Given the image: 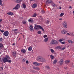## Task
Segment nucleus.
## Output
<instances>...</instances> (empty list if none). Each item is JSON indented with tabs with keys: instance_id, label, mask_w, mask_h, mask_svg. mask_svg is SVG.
Instances as JSON below:
<instances>
[{
	"instance_id": "nucleus-1",
	"label": "nucleus",
	"mask_w": 74,
	"mask_h": 74,
	"mask_svg": "<svg viewBox=\"0 0 74 74\" xmlns=\"http://www.w3.org/2000/svg\"><path fill=\"white\" fill-rule=\"evenodd\" d=\"M5 57L4 58L2 59V62H3L4 63H5L6 62H8V59H11V58L8 55L5 56Z\"/></svg>"
},
{
	"instance_id": "nucleus-2",
	"label": "nucleus",
	"mask_w": 74,
	"mask_h": 74,
	"mask_svg": "<svg viewBox=\"0 0 74 74\" xmlns=\"http://www.w3.org/2000/svg\"><path fill=\"white\" fill-rule=\"evenodd\" d=\"M35 26L34 27V29L36 30H37L38 29V28L40 29H41V30H42V31L43 32H44V29L40 25H35Z\"/></svg>"
},
{
	"instance_id": "nucleus-3",
	"label": "nucleus",
	"mask_w": 74,
	"mask_h": 74,
	"mask_svg": "<svg viewBox=\"0 0 74 74\" xmlns=\"http://www.w3.org/2000/svg\"><path fill=\"white\" fill-rule=\"evenodd\" d=\"M38 60V61H40V62H45V60L44 58H43L42 57L40 56H39L37 59Z\"/></svg>"
},
{
	"instance_id": "nucleus-4",
	"label": "nucleus",
	"mask_w": 74,
	"mask_h": 74,
	"mask_svg": "<svg viewBox=\"0 0 74 74\" xmlns=\"http://www.w3.org/2000/svg\"><path fill=\"white\" fill-rule=\"evenodd\" d=\"M58 44V42L55 40H52L50 42V44L51 45H54L55 44L56 45H57Z\"/></svg>"
},
{
	"instance_id": "nucleus-5",
	"label": "nucleus",
	"mask_w": 74,
	"mask_h": 74,
	"mask_svg": "<svg viewBox=\"0 0 74 74\" xmlns=\"http://www.w3.org/2000/svg\"><path fill=\"white\" fill-rule=\"evenodd\" d=\"M9 34V32L8 31H6L4 32L3 34V35L6 37L8 36Z\"/></svg>"
},
{
	"instance_id": "nucleus-6",
	"label": "nucleus",
	"mask_w": 74,
	"mask_h": 74,
	"mask_svg": "<svg viewBox=\"0 0 74 74\" xmlns=\"http://www.w3.org/2000/svg\"><path fill=\"white\" fill-rule=\"evenodd\" d=\"M33 64H34V65H35V66H40V65H41V64H42V63H38L37 62H33Z\"/></svg>"
},
{
	"instance_id": "nucleus-7",
	"label": "nucleus",
	"mask_w": 74,
	"mask_h": 74,
	"mask_svg": "<svg viewBox=\"0 0 74 74\" xmlns=\"http://www.w3.org/2000/svg\"><path fill=\"white\" fill-rule=\"evenodd\" d=\"M19 7H20V6H19V4H18L16 5L15 8L13 9V10H16L17 9H18Z\"/></svg>"
},
{
	"instance_id": "nucleus-8",
	"label": "nucleus",
	"mask_w": 74,
	"mask_h": 74,
	"mask_svg": "<svg viewBox=\"0 0 74 74\" xmlns=\"http://www.w3.org/2000/svg\"><path fill=\"white\" fill-rule=\"evenodd\" d=\"M62 25L64 27H66V26H67V23H66V22L64 21Z\"/></svg>"
},
{
	"instance_id": "nucleus-9",
	"label": "nucleus",
	"mask_w": 74,
	"mask_h": 74,
	"mask_svg": "<svg viewBox=\"0 0 74 74\" xmlns=\"http://www.w3.org/2000/svg\"><path fill=\"white\" fill-rule=\"evenodd\" d=\"M46 2L47 4H51V3H52L53 1H52V0H47Z\"/></svg>"
},
{
	"instance_id": "nucleus-10",
	"label": "nucleus",
	"mask_w": 74,
	"mask_h": 74,
	"mask_svg": "<svg viewBox=\"0 0 74 74\" xmlns=\"http://www.w3.org/2000/svg\"><path fill=\"white\" fill-rule=\"evenodd\" d=\"M28 22L30 23H33V19L32 18H30L28 19Z\"/></svg>"
},
{
	"instance_id": "nucleus-11",
	"label": "nucleus",
	"mask_w": 74,
	"mask_h": 74,
	"mask_svg": "<svg viewBox=\"0 0 74 74\" xmlns=\"http://www.w3.org/2000/svg\"><path fill=\"white\" fill-rule=\"evenodd\" d=\"M62 47L60 46H57L56 47V49H60Z\"/></svg>"
},
{
	"instance_id": "nucleus-12",
	"label": "nucleus",
	"mask_w": 74,
	"mask_h": 74,
	"mask_svg": "<svg viewBox=\"0 0 74 74\" xmlns=\"http://www.w3.org/2000/svg\"><path fill=\"white\" fill-rule=\"evenodd\" d=\"M21 52H22V53H25L26 52V50L25 49H22L21 50Z\"/></svg>"
},
{
	"instance_id": "nucleus-13",
	"label": "nucleus",
	"mask_w": 74,
	"mask_h": 74,
	"mask_svg": "<svg viewBox=\"0 0 74 74\" xmlns=\"http://www.w3.org/2000/svg\"><path fill=\"white\" fill-rule=\"evenodd\" d=\"M29 29L31 31H32L33 30V27L32 25H30L29 26Z\"/></svg>"
},
{
	"instance_id": "nucleus-14",
	"label": "nucleus",
	"mask_w": 74,
	"mask_h": 74,
	"mask_svg": "<svg viewBox=\"0 0 74 74\" xmlns=\"http://www.w3.org/2000/svg\"><path fill=\"white\" fill-rule=\"evenodd\" d=\"M7 14L8 15H13L14 14H13V13L10 12H8L7 13Z\"/></svg>"
},
{
	"instance_id": "nucleus-15",
	"label": "nucleus",
	"mask_w": 74,
	"mask_h": 74,
	"mask_svg": "<svg viewBox=\"0 0 74 74\" xmlns=\"http://www.w3.org/2000/svg\"><path fill=\"white\" fill-rule=\"evenodd\" d=\"M37 6V5L36 3H34L32 5V7L34 8H36V7Z\"/></svg>"
},
{
	"instance_id": "nucleus-16",
	"label": "nucleus",
	"mask_w": 74,
	"mask_h": 74,
	"mask_svg": "<svg viewBox=\"0 0 74 74\" xmlns=\"http://www.w3.org/2000/svg\"><path fill=\"white\" fill-rule=\"evenodd\" d=\"M61 33L64 34H66V33L65 32V31L64 29H63L61 31Z\"/></svg>"
},
{
	"instance_id": "nucleus-17",
	"label": "nucleus",
	"mask_w": 74,
	"mask_h": 74,
	"mask_svg": "<svg viewBox=\"0 0 74 74\" xmlns=\"http://www.w3.org/2000/svg\"><path fill=\"white\" fill-rule=\"evenodd\" d=\"M70 62V60H66L65 62V63H66V64H68V63H69Z\"/></svg>"
},
{
	"instance_id": "nucleus-18",
	"label": "nucleus",
	"mask_w": 74,
	"mask_h": 74,
	"mask_svg": "<svg viewBox=\"0 0 74 74\" xmlns=\"http://www.w3.org/2000/svg\"><path fill=\"white\" fill-rule=\"evenodd\" d=\"M33 69H35V70H40V69L39 68L36 67L35 66H33Z\"/></svg>"
},
{
	"instance_id": "nucleus-19",
	"label": "nucleus",
	"mask_w": 74,
	"mask_h": 74,
	"mask_svg": "<svg viewBox=\"0 0 74 74\" xmlns=\"http://www.w3.org/2000/svg\"><path fill=\"white\" fill-rule=\"evenodd\" d=\"M60 64H62L63 63V60L62 59L60 61Z\"/></svg>"
},
{
	"instance_id": "nucleus-20",
	"label": "nucleus",
	"mask_w": 74,
	"mask_h": 74,
	"mask_svg": "<svg viewBox=\"0 0 74 74\" xmlns=\"http://www.w3.org/2000/svg\"><path fill=\"white\" fill-rule=\"evenodd\" d=\"M50 58L51 59H53L55 58L54 56H52V55H50Z\"/></svg>"
},
{
	"instance_id": "nucleus-21",
	"label": "nucleus",
	"mask_w": 74,
	"mask_h": 74,
	"mask_svg": "<svg viewBox=\"0 0 74 74\" xmlns=\"http://www.w3.org/2000/svg\"><path fill=\"white\" fill-rule=\"evenodd\" d=\"M3 47V45L1 43H0V49H2Z\"/></svg>"
},
{
	"instance_id": "nucleus-22",
	"label": "nucleus",
	"mask_w": 74,
	"mask_h": 74,
	"mask_svg": "<svg viewBox=\"0 0 74 74\" xmlns=\"http://www.w3.org/2000/svg\"><path fill=\"white\" fill-rule=\"evenodd\" d=\"M51 5H52V6H53V7H55V6H56V5L55 4L53 3V2L51 3Z\"/></svg>"
},
{
	"instance_id": "nucleus-23",
	"label": "nucleus",
	"mask_w": 74,
	"mask_h": 74,
	"mask_svg": "<svg viewBox=\"0 0 74 74\" xmlns=\"http://www.w3.org/2000/svg\"><path fill=\"white\" fill-rule=\"evenodd\" d=\"M12 53L13 54V55L14 56V57H16V52L14 51L12 52Z\"/></svg>"
},
{
	"instance_id": "nucleus-24",
	"label": "nucleus",
	"mask_w": 74,
	"mask_h": 74,
	"mask_svg": "<svg viewBox=\"0 0 74 74\" xmlns=\"http://www.w3.org/2000/svg\"><path fill=\"white\" fill-rule=\"evenodd\" d=\"M28 51H32V47H29L28 48Z\"/></svg>"
},
{
	"instance_id": "nucleus-25",
	"label": "nucleus",
	"mask_w": 74,
	"mask_h": 74,
	"mask_svg": "<svg viewBox=\"0 0 74 74\" xmlns=\"http://www.w3.org/2000/svg\"><path fill=\"white\" fill-rule=\"evenodd\" d=\"M37 16V13H35L33 15L32 17H36Z\"/></svg>"
},
{
	"instance_id": "nucleus-26",
	"label": "nucleus",
	"mask_w": 74,
	"mask_h": 74,
	"mask_svg": "<svg viewBox=\"0 0 74 74\" xmlns=\"http://www.w3.org/2000/svg\"><path fill=\"white\" fill-rule=\"evenodd\" d=\"M0 5L2 6V7H3V5L2 4V1L1 0H0Z\"/></svg>"
},
{
	"instance_id": "nucleus-27",
	"label": "nucleus",
	"mask_w": 74,
	"mask_h": 74,
	"mask_svg": "<svg viewBox=\"0 0 74 74\" xmlns=\"http://www.w3.org/2000/svg\"><path fill=\"white\" fill-rule=\"evenodd\" d=\"M23 7L24 8H26V5L25 3L23 4Z\"/></svg>"
},
{
	"instance_id": "nucleus-28",
	"label": "nucleus",
	"mask_w": 74,
	"mask_h": 74,
	"mask_svg": "<svg viewBox=\"0 0 74 74\" xmlns=\"http://www.w3.org/2000/svg\"><path fill=\"white\" fill-rule=\"evenodd\" d=\"M57 62V60H55L53 61V64H56V63Z\"/></svg>"
},
{
	"instance_id": "nucleus-29",
	"label": "nucleus",
	"mask_w": 74,
	"mask_h": 74,
	"mask_svg": "<svg viewBox=\"0 0 74 74\" xmlns=\"http://www.w3.org/2000/svg\"><path fill=\"white\" fill-rule=\"evenodd\" d=\"M64 13H62L60 14V17H62V16H63V15H64Z\"/></svg>"
},
{
	"instance_id": "nucleus-30",
	"label": "nucleus",
	"mask_w": 74,
	"mask_h": 74,
	"mask_svg": "<svg viewBox=\"0 0 74 74\" xmlns=\"http://www.w3.org/2000/svg\"><path fill=\"white\" fill-rule=\"evenodd\" d=\"M48 38H45L44 40V41L46 42H47V41H48Z\"/></svg>"
},
{
	"instance_id": "nucleus-31",
	"label": "nucleus",
	"mask_w": 74,
	"mask_h": 74,
	"mask_svg": "<svg viewBox=\"0 0 74 74\" xmlns=\"http://www.w3.org/2000/svg\"><path fill=\"white\" fill-rule=\"evenodd\" d=\"M22 1V0H16L17 3H20Z\"/></svg>"
},
{
	"instance_id": "nucleus-32",
	"label": "nucleus",
	"mask_w": 74,
	"mask_h": 74,
	"mask_svg": "<svg viewBox=\"0 0 74 74\" xmlns=\"http://www.w3.org/2000/svg\"><path fill=\"white\" fill-rule=\"evenodd\" d=\"M59 41L60 42H62V41H64V39H63V38L60 39L59 40Z\"/></svg>"
},
{
	"instance_id": "nucleus-33",
	"label": "nucleus",
	"mask_w": 74,
	"mask_h": 74,
	"mask_svg": "<svg viewBox=\"0 0 74 74\" xmlns=\"http://www.w3.org/2000/svg\"><path fill=\"white\" fill-rule=\"evenodd\" d=\"M50 51L51 52H52V53H53L55 52V51H54V50H53V49H50Z\"/></svg>"
},
{
	"instance_id": "nucleus-34",
	"label": "nucleus",
	"mask_w": 74,
	"mask_h": 74,
	"mask_svg": "<svg viewBox=\"0 0 74 74\" xmlns=\"http://www.w3.org/2000/svg\"><path fill=\"white\" fill-rule=\"evenodd\" d=\"M50 22V21L49 20H47L46 22V23H47V24H49Z\"/></svg>"
},
{
	"instance_id": "nucleus-35",
	"label": "nucleus",
	"mask_w": 74,
	"mask_h": 74,
	"mask_svg": "<svg viewBox=\"0 0 74 74\" xmlns=\"http://www.w3.org/2000/svg\"><path fill=\"white\" fill-rule=\"evenodd\" d=\"M42 14H45V11L43 10H41Z\"/></svg>"
},
{
	"instance_id": "nucleus-36",
	"label": "nucleus",
	"mask_w": 74,
	"mask_h": 74,
	"mask_svg": "<svg viewBox=\"0 0 74 74\" xmlns=\"http://www.w3.org/2000/svg\"><path fill=\"white\" fill-rule=\"evenodd\" d=\"M46 69H50V67L49 66H47L45 67Z\"/></svg>"
},
{
	"instance_id": "nucleus-37",
	"label": "nucleus",
	"mask_w": 74,
	"mask_h": 74,
	"mask_svg": "<svg viewBox=\"0 0 74 74\" xmlns=\"http://www.w3.org/2000/svg\"><path fill=\"white\" fill-rule=\"evenodd\" d=\"M22 22L23 23V24H26V21H23Z\"/></svg>"
},
{
	"instance_id": "nucleus-38",
	"label": "nucleus",
	"mask_w": 74,
	"mask_h": 74,
	"mask_svg": "<svg viewBox=\"0 0 74 74\" xmlns=\"http://www.w3.org/2000/svg\"><path fill=\"white\" fill-rule=\"evenodd\" d=\"M68 42H69V43H73V41L71 40H68Z\"/></svg>"
},
{
	"instance_id": "nucleus-39",
	"label": "nucleus",
	"mask_w": 74,
	"mask_h": 74,
	"mask_svg": "<svg viewBox=\"0 0 74 74\" xmlns=\"http://www.w3.org/2000/svg\"><path fill=\"white\" fill-rule=\"evenodd\" d=\"M23 62H26V59L25 58H23L22 60Z\"/></svg>"
},
{
	"instance_id": "nucleus-40",
	"label": "nucleus",
	"mask_w": 74,
	"mask_h": 74,
	"mask_svg": "<svg viewBox=\"0 0 74 74\" xmlns=\"http://www.w3.org/2000/svg\"><path fill=\"white\" fill-rule=\"evenodd\" d=\"M38 33L39 34H41V31H39L38 32Z\"/></svg>"
},
{
	"instance_id": "nucleus-41",
	"label": "nucleus",
	"mask_w": 74,
	"mask_h": 74,
	"mask_svg": "<svg viewBox=\"0 0 74 74\" xmlns=\"http://www.w3.org/2000/svg\"><path fill=\"white\" fill-rule=\"evenodd\" d=\"M0 31L1 33H4V30H3L0 29Z\"/></svg>"
},
{
	"instance_id": "nucleus-42",
	"label": "nucleus",
	"mask_w": 74,
	"mask_h": 74,
	"mask_svg": "<svg viewBox=\"0 0 74 74\" xmlns=\"http://www.w3.org/2000/svg\"><path fill=\"white\" fill-rule=\"evenodd\" d=\"M71 35V36H74V34L73 33L71 32L70 33V35Z\"/></svg>"
},
{
	"instance_id": "nucleus-43",
	"label": "nucleus",
	"mask_w": 74,
	"mask_h": 74,
	"mask_svg": "<svg viewBox=\"0 0 74 74\" xmlns=\"http://www.w3.org/2000/svg\"><path fill=\"white\" fill-rule=\"evenodd\" d=\"M17 30H18L17 29H15L14 30H12V31H13V32H16V31H17Z\"/></svg>"
},
{
	"instance_id": "nucleus-44",
	"label": "nucleus",
	"mask_w": 74,
	"mask_h": 74,
	"mask_svg": "<svg viewBox=\"0 0 74 74\" xmlns=\"http://www.w3.org/2000/svg\"><path fill=\"white\" fill-rule=\"evenodd\" d=\"M44 38H45V37H47L48 36L46 35H44L43 36Z\"/></svg>"
},
{
	"instance_id": "nucleus-45",
	"label": "nucleus",
	"mask_w": 74,
	"mask_h": 74,
	"mask_svg": "<svg viewBox=\"0 0 74 74\" xmlns=\"http://www.w3.org/2000/svg\"><path fill=\"white\" fill-rule=\"evenodd\" d=\"M60 43H61V44H65V43H66V42H61Z\"/></svg>"
},
{
	"instance_id": "nucleus-46",
	"label": "nucleus",
	"mask_w": 74,
	"mask_h": 74,
	"mask_svg": "<svg viewBox=\"0 0 74 74\" xmlns=\"http://www.w3.org/2000/svg\"><path fill=\"white\" fill-rule=\"evenodd\" d=\"M8 63H11V60H8Z\"/></svg>"
},
{
	"instance_id": "nucleus-47",
	"label": "nucleus",
	"mask_w": 74,
	"mask_h": 74,
	"mask_svg": "<svg viewBox=\"0 0 74 74\" xmlns=\"http://www.w3.org/2000/svg\"><path fill=\"white\" fill-rule=\"evenodd\" d=\"M2 40H3V38H0V42H1L2 41Z\"/></svg>"
},
{
	"instance_id": "nucleus-48",
	"label": "nucleus",
	"mask_w": 74,
	"mask_h": 74,
	"mask_svg": "<svg viewBox=\"0 0 74 74\" xmlns=\"http://www.w3.org/2000/svg\"><path fill=\"white\" fill-rule=\"evenodd\" d=\"M66 49V48L63 47V48L61 49V50H64V49Z\"/></svg>"
},
{
	"instance_id": "nucleus-49",
	"label": "nucleus",
	"mask_w": 74,
	"mask_h": 74,
	"mask_svg": "<svg viewBox=\"0 0 74 74\" xmlns=\"http://www.w3.org/2000/svg\"><path fill=\"white\" fill-rule=\"evenodd\" d=\"M3 67H0L1 70L2 71L3 70Z\"/></svg>"
},
{
	"instance_id": "nucleus-50",
	"label": "nucleus",
	"mask_w": 74,
	"mask_h": 74,
	"mask_svg": "<svg viewBox=\"0 0 74 74\" xmlns=\"http://www.w3.org/2000/svg\"><path fill=\"white\" fill-rule=\"evenodd\" d=\"M64 69H65V70H67V67H65L64 68Z\"/></svg>"
},
{
	"instance_id": "nucleus-51",
	"label": "nucleus",
	"mask_w": 74,
	"mask_h": 74,
	"mask_svg": "<svg viewBox=\"0 0 74 74\" xmlns=\"http://www.w3.org/2000/svg\"><path fill=\"white\" fill-rule=\"evenodd\" d=\"M29 63V61L27 60L26 61V63H27H27Z\"/></svg>"
},
{
	"instance_id": "nucleus-52",
	"label": "nucleus",
	"mask_w": 74,
	"mask_h": 74,
	"mask_svg": "<svg viewBox=\"0 0 74 74\" xmlns=\"http://www.w3.org/2000/svg\"><path fill=\"white\" fill-rule=\"evenodd\" d=\"M67 35H68V36H70V34H69V33H67Z\"/></svg>"
},
{
	"instance_id": "nucleus-53",
	"label": "nucleus",
	"mask_w": 74,
	"mask_h": 74,
	"mask_svg": "<svg viewBox=\"0 0 74 74\" xmlns=\"http://www.w3.org/2000/svg\"><path fill=\"white\" fill-rule=\"evenodd\" d=\"M1 58H0V62H2V61L1 60Z\"/></svg>"
},
{
	"instance_id": "nucleus-54",
	"label": "nucleus",
	"mask_w": 74,
	"mask_h": 74,
	"mask_svg": "<svg viewBox=\"0 0 74 74\" xmlns=\"http://www.w3.org/2000/svg\"><path fill=\"white\" fill-rule=\"evenodd\" d=\"M2 21V19H0V22H1Z\"/></svg>"
},
{
	"instance_id": "nucleus-55",
	"label": "nucleus",
	"mask_w": 74,
	"mask_h": 74,
	"mask_svg": "<svg viewBox=\"0 0 74 74\" xmlns=\"http://www.w3.org/2000/svg\"><path fill=\"white\" fill-rule=\"evenodd\" d=\"M69 8H72V7H71V6H70L69 7Z\"/></svg>"
},
{
	"instance_id": "nucleus-56",
	"label": "nucleus",
	"mask_w": 74,
	"mask_h": 74,
	"mask_svg": "<svg viewBox=\"0 0 74 74\" xmlns=\"http://www.w3.org/2000/svg\"><path fill=\"white\" fill-rule=\"evenodd\" d=\"M59 9H60V10H61V9H62V8L61 7H60Z\"/></svg>"
},
{
	"instance_id": "nucleus-57",
	"label": "nucleus",
	"mask_w": 74,
	"mask_h": 74,
	"mask_svg": "<svg viewBox=\"0 0 74 74\" xmlns=\"http://www.w3.org/2000/svg\"><path fill=\"white\" fill-rule=\"evenodd\" d=\"M12 45H15V43H13Z\"/></svg>"
},
{
	"instance_id": "nucleus-58",
	"label": "nucleus",
	"mask_w": 74,
	"mask_h": 74,
	"mask_svg": "<svg viewBox=\"0 0 74 74\" xmlns=\"http://www.w3.org/2000/svg\"><path fill=\"white\" fill-rule=\"evenodd\" d=\"M59 20H62V18H60L59 19Z\"/></svg>"
},
{
	"instance_id": "nucleus-59",
	"label": "nucleus",
	"mask_w": 74,
	"mask_h": 74,
	"mask_svg": "<svg viewBox=\"0 0 74 74\" xmlns=\"http://www.w3.org/2000/svg\"><path fill=\"white\" fill-rule=\"evenodd\" d=\"M33 0H30V1H33Z\"/></svg>"
},
{
	"instance_id": "nucleus-60",
	"label": "nucleus",
	"mask_w": 74,
	"mask_h": 74,
	"mask_svg": "<svg viewBox=\"0 0 74 74\" xmlns=\"http://www.w3.org/2000/svg\"><path fill=\"white\" fill-rule=\"evenodd\" d=\"M19 40H21V38H19V39H18Z\"/></svg>"
},
{
	"instance_id": "nucleus-61",
	"label": "nucleus",
	"mask_w": 74,
	"mask_h": 74,
	"mask_svg": "<svg viewBox=\"0 0 74 74\" xmlns=\"http://www.w3.org/2000/svg\"><path fill=\"white\" fill-rule=\"evenodd\" d=\"M68 1L70 0L71 1H72V0H68Z\"/></svg>"
},
{
	"instance_id": "nucleus-62",
	"label": "nucleus",
	"mask_w": 74,
	"mask_h": 74,
	"mask_svg": "<svg viewBox=\"0 0 74 74\" xmlns=\"http://www.w3.org/2000/svg\"><path fill=\"white\" fill-rule=\"evenodd\" d=\"M0 55H1V52H0Z\"/></svg>"
},
{
	"instance_id": "nucleus-63",
	"label": "nucleus",
	"mask_w": 74,
	"mask_h": 74,
	"mask_svg": "<svg viewBox=\"0 0 74 74\" xmlns=\"http://www.w3.org/2000/svg\"><path fill=\"white\" fill-rule=\"evenodd\" d=\"M1 27V25H0V28Z\"/></svg>"
}]
</instances>
